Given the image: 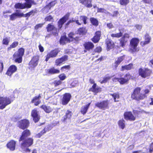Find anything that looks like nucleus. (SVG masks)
Wrapping results in <instances>:
<instances>
[{
  "mask_svg": "<svg viewBox=\"0 0 153 153\" xmlns=\"http://www.w3.org/2000/svg\"><path fill=\"white\" fill-rule=\"evenodd\" d=\"M29 120L24 119L18 121L17 126L20 129L24 130L19 139L20 146L23 151L30 152V149L29 147L33 143L34 139L32 137H28L31 134L30 131L27 128L30 126Z\"/></svg>",
  "mask_w": 153,
  "mask_h": 153,
  "instance_id": "obj_1",
  "label": "nucleus"
},
{
  "mask_svg": "<svg viewBox=\"0 0 153 153\" xmlns=\"http://www.w3.org/2000/svg\"><path fill=\"white\" fill-rule=\"evenodd\" d=\"M147 88L143 90L141 92V88L139 87L135 88L131 94V98L133 100L137 101L144 100L147 98V94H149L151 89L152 85H147Z\"/></svg>",
  "mask_w": 153,
  "mask_h": 153,
  "instance_id": "obj_2",
  "label": "nucleus"
},
{
  "mask_svg": "<svg viewBox=\"0 0 153 153\" xmlns=\"http://www.w3.org/2000/svg\"><path fill=\"white\" fill-rule=\"evenodd\" d=\"M139 42V40L138 38H132L130 41L129 51L132 53L138 52L139 51V48L137 47Z\"/></svg>",
  "mask_w": 153,
  "mask_h": 153,
  "instance_id": "obj_3",
  "label": "nucleus"
},
{
  "mask_svg": "<svg viewBox=\"0 0 153 153\" xmlns=\"http://www.w3.org/2000/svg\"><path fill=\"white\" fill-rule=\"evenodd\" d=\"M25 51V49L23 48H20L13 54V58L16 63H20L22 62V57L24 55Z\"/></svg>",
  "mask_w": 153,
  "mask_h": 153,
  "instance_id": "obj_4",
  "label": "nucleus"
},
{
  "mask_svg": "<svg viewBox=\"0 0 153 153\" xmlns=\"http://www.w3.org/2000/svg\"><path fill=\"white\" fill-rule=\"evenodd\" d=\"M152 73V70L148 68H140L138 69L139 75L143 78H149Z\"/></svg>",
  "mask_w": 153,
  "mask_h": 153,
  "instance_id": "obj_5",
  "label": "nucleus"
},
{
  "mask_svg": "<svg viewBox=\"0 0 153 153\" xmlns=\"http://www.w3.org/2000/svg\"><path fill=\"white\" fill-rule=\"evenodd\" d=\"M60 51L59 48H56L51 50L48 52L45 56V61L47 62L51 58H55L56 57L58 53L60 52Z\"/></svg>",
  "mask_w": 153,
  "mask_h": 153,
  "instance_id": "obj_6",
  "label": "nucleus"
},
{
  "mask_svg": "<svg viewBox=\"0 0 153 153\" xmlns=\"http://www.w3.org/2000/svg\"><path fill=\"white\" fill-rule=\"evenodd\" d=\"M131 77V75L128 73L126 74L123 77H115L114 78V79L118 81L120 85H124L128 83Z\"/></svg>",
  "mask_w": 153,
  "mask_h": 153,
  "instance_id": "obj_7",
  "label": "nucleus"
},
{
  "mask_svg": "<svg viewBox=\"0 0 153 153\" xmlns=\"http://www.w3.org/2000/svg\"><path fill=\"white\" fill-rule=\"evenodd\" d=\"M13 100L9 97H0V109H3L6 106L10 104Z\"/></svg>",
  "mask_w": 153,
  "mask_h": 153,
  "instance_id": "obj_8",
  "label": "nucleus"
},
{
  "mask_svg": "<svg viewBox=\"0 0 153 153\" xmlns=\"http://www.w3.org/2000/svg\"><path fill=\"white\" fill-rule=\"evenodd\" d=\"M95 105L100 109L105 110L109 108V101L106 100L98 102L95 103Z\"/></svg>",
  "mask_w": 153,
  "mask_h": 153,
  "instance_id": "obj_9",
  "label": "nucleus"
},
{
  "mask_svg": "<svg viewBox=\"0 0 153 153\" xmlns=\"http://www.w3.org/2000/svg\"><path fill=\"white\" fill-rule=\"evenodd\" d=\"M39 60V56L38 55L33 56L28 63L29 69L32 70L37 66Z\"/></svg>",
  "mask_w": 153,
  "mask_h": 153,
  "instance_id": "obj_10",
  "label": "nucleus"
},
{
  "mask_svg": "<svg viewBox=\"0 0 153 153\" xmlns=\"http://www.w3.org/2000/svg\"><path fill=\"white\" fill-rule=\"evenodd\" d=\"M71 95L70 93L64 94L61 99V103L63 105H67L70 102L71 98Z\"/></svg>",
  "mask_w": 153,
  "mask_h": 153,
  "instance_id": "obj_11",
  "label": "nucleus"
},
{
  "mask_svg": "<svg viewBox=\"0 0 153 153\" xmlns=\"http://www.w3.org/2000/svg\"><path fill=\"white\" fill-rule=\"evenodd\" d=\"M76 33L73 32H70L68 34V39L69 42H78L81 40L80 38L78 36H76Z\"/></svg>",
  "mask_w": 153,
  "mask_h": 153,
  "instance_id": "obj_12",
  "label": "nucleus"
},
{
  "mask_svg": "<svg viewBox=\"0 0 153 153\" xmlns=\"http://www.w3.org/2000/svg\"><path fill=\"white\" fill-rule=\"evenodd\" d=\"M130 38L129 34L125 33L123 36L119 39L120 46L124 48L128 42Z\"/></svg>",
  "mask_w": 153,
  "mask_h": 153,
  "instance_id": "obj_13",
  "label": "nucleus"
},
{
  "mask_svg": "<svg viewBox=\"0 0 153 153\" xmlns=\"http://www.w3.org/2000/svg\"><path fill=\"white\" fill-rule=\"evenodd\" d=\"M31 116L32 117L33 121L35 123H37L40 118V117L36 108H35L32 110Z\"/></svg>",
  "mask_w": 153,
  "mask_h": 153,
  "instance_id": "obj_14",
  "label": "nucleus"
},
{
  "mask_svg": "<svg viewBox=\"0 0 153 153\" xmlns=\"http://www.w3.org/2000/svg\"><path fill=\"white\" fill-rule=\"evenodd\" d=\"M124 117L126 120L131 121H134L136 119V117L134 115L131 111H126L123 114Z\"/></svg>",
  "mask_w": 153,
  "mask_h": 153,
  "instance_id": "obj_15",
  "label": "nucleus"
},
{
  "mask_svg": "<svg viewBox=\"0 0 153 153\" xmlns=\"http://www.w3.org/2000/svg\"><path fill=\"white\" fill-rule=\"evenodd\" d=\"M83 46L84 48V52H85L93 50L94 47V44L90 41L85 42L83 44Z\"/></svg>",
  "mask_w": 153,
  "mask_h": 153,
  "instance_id": "obj_16",
  "label": "nucleus"
},
{
  "mask_svg": "<svg viewBox=\"0 0 153 153\" xmlns=\"http://www.w3.org/2000/svg\"><path fill=\"white\" fill-rule=\"evenodd\" d=\"M46 28L48 32H50L51 31L55 30L56 32H52L53 35L56 36L58 35V33L59 32V30L56 28L54 25L51 24H49L47 25Z\"/></svg>",
  "mask_w": 153,
  "mask_h": 153,
  "instance_id": "obj_17",
  "label": "nucleus"
},
{
  "mask_svg": "<svg viewBox=\"0 0 153 153\" xmlns=\"http://www.w3.org/2000/svg\"><path fill=\"white\" fill-rule=\"evenodd\" d=\"M101 32L100 31H97L94 33V36L91 39V40L94 43L98 42L101 36Z\"/></svg>",
  "mask_w": 153,
  "mask_h": 153,
  "instance_id": "obj_18",
  "label": "nucleus"
},
{
  "mask_svg": "<svg viewBox=\"0 0 153 153\" xmlns=\"http://www.w3.org/2000/svg\"><path fill=\"white\" fill-rule=\"evenodd\" d=\"M101 32L100 31H97L94 33V36L91 39V40L94 43L98 42L101 36Z\"/></svg>",
  "mask_w": 153,
  "mask_h": 153,
  "instance_id": "obj_19",
  "label": "nucleus"
},
{
  "mask_svg": "<svg viewBox=\"0 0 153 153\" xmlns=\"http://www.w3.org/2000/svg\"><path fill=\"white\" fill-rule=\"evenodd\" d=\"M102 88L97 85L96 83H94V84L88 90L89 91H91L95 95H97L99 93L102 91Z\"/></svg>",
  "mask_w": 153,
  "mask_h": 153,
  "instance_id": "obj_20",
  "label": "nucleus"
},
{
  "mask_svg": "<svg viewBox=\"0 0 153 153\" xmlns=\"http://www.w3.org/2000/svg\"><path fill=\"white\" fill-rule=\"evenodd\" d=\"M126 57V56L125 55H123L117 58V59L114 62V65L113 66V67L114 69H116L117 68L118 65L125 59Z\"/></svg>",
  "mask_w": 153,
  "mask_h": 153,
  "instance_id": "obj_21",
  "label": "nucleus"
},
{
  "mask_svg": "<svg viewBox=\"0 0 153 153\" xmlns=\"http://www.w3.org/2000/svg\"><path fill=\"white\" fill-rule=\"evenodd\" d=\"M41 97V94H39L38 96H35L32 98L31 103H33L35 106L38 105L41 103V100H40Z\"/></svg>",
  "mask_w": 153,
  "mask_h": 153,
  "instance_id": "obj_22",
  "label": "nucleus"
},
{
  "mask_svg": "<svg viewBox=\"0 0 153 153\" xmlns=\"http://www.w3.org/2000/svg\"><path fill=\"white\" fill-rule=\"evenodd\" d=\"M80 3L87 8H91L92 7V0H78Z\"/></svg>",
  "mask_w": 153,
  "mask_h": 153,
  "instance_id": "obj_23",
  "label": "nucleus"
},
{
  "mask_svg": "<svg viewBox=\"0 0 153 153\" xmlns=\"http://www.w3.org/2000/svg\"><path fill=\"white\" fill-rule=\"evenodd\" d=\"M16 142L13 140H11L6 145L7 148L11 151H14L16 149Z\"/></svg>",
  "mask_w": 153,
  "mask_h": 153,
  "instance_id": "obj_24",
  "label": "nucleus"
},
{
  "mask_svg": "<svg viewBox=\"0 0 153 153\" xmlns=\"http://www.w3.org/2000/svg\"><path fill=\"white\" fill-rule=\"evenodd\" d=\"M105 44L107 51H109L113 49L115 46L114 42L110 39H108L106 40Z\"/></svg>",
  "mask_w": 153,
  "mask_h": 153,
  "instance_id": "obj_25",
  "label": "nucleus"
},
{
  "mask_svg": "<svg viewBox=\"0 0 153 153\" xmlns=\"http://www.w3.org/2000/svg\"><path fill=\"white\" fill-rule=\"evenodd\" d=\"M17 70V67L15 65H11L8 68L6 74L8 76H11Z\"/></svg>",
  "mask_w": 153,
  "mask_h": 153,
  "instance_id": "obj_26",
  "label": "nucleus"
},
{
  "mask_svg": "<svg viewBox=\"0 0 153 153\" xmlns=\"http://www.w3.org/2000/svg\"><path fill=\"white\" fill-rule=\"evenodd\" d=\"M144 39L145 40L140 42V45L142 47L144 46L145 45L150 43L151 39V37L148 33H146L144 36Z\"/></svg>",
  "mask_w": 153,
  "mask_h": 153,
  "instance_id": "obj_27",
  "label": "nucleus"
},
{
  "mask_svg": "<svg viewBox=\"0 0 153 153\" xmlns=\"http://www.w3.org/2000/svg\"><path fill=\"white\" fill-rule=\"evenodd\" d=\"M72 114L73 113L71 111L69 110H67L65 115L63 117L62 121L64 122H66L67 120H70L72 117Z\"/></svg>",
  "mask_w": 153,
  "mask_h": 153,
  "instance_id": "obj_28",
  "label": "nucleus"
},
{
  "mask_svg": "<svg viewBox=\"0 0 153 153\" xmlns=\"http://www.w3.org/2000/svg\"><path fill=\"white\" fill-rule=\"evenodd\" d=\"M40 108L47 113H49L53 111V108L49 106H47L45 105H42L40 106Z\"/></svg>",
  "mask_w": 153,
  "mask_h": 153,
  "instance_id": "obj_29",
  "label": "nucleus"
},
{
  "mask_svg": "<svg viewBox=\"0 0 153 153\" xmlns=\"http://www.w3.org/2000/svg\"><path fill=\"white\" fill-rule=\"evenodd\" d=\"M47 73L50 74H58L60 73V71L59 69L55 68L54 67H53L48 69Z\"/></svg>",
  "mask_w": 153,
  "mask_h": 153,
  "instance_id": "obj_30",
  "label": "nucleus"
},
{
  "mask_svg": "<svg viewBox=\"0 0 153 153\" xmlns=\"http://www.w3.org/2000/svg\"><path fill=\"white\" fill-rule=\"evenodd\" d=\"M59 42L61 45H65L67 43H70L68 38L65 35L61 36Z\"/></svg>",
  "mask_w": 153,
  "mask_h": 153,
  "instance_id": "obj_31",
  "label": "nucleus"
},
{
  "mask_svg": "<svg viewBox=\"0 0 153 153\" xmlns=\"http://www.w3.org/2000/svg\"><path fill=\"white\" fill-rule=\"evenodd\" d=\"M133 68V64L131 63L127 65H123L121 66L120 71H123L125 70H130Z\"/></svg>",
  "mask_w": 153,
  "mask_h": 153,
  "instance_id": "obj_32",
  "label": "nucleus"
},
{
  "mask_svg": "<svg viewBox=\"0 0 153 153\" xmlns=\"http://www.w3.org/2000/svg\"><path fill=\"white\" fill-rule=\"evenodd\" d=\"M24 14L23 13H21L17 10L16 12L12 14L10 16V19H14L17 17H23Z\"/></svg>",
  "mask_w": 153,
  "mask_h": 153,
  "instance_id": "obj_33",
  "label": "nucleus"
},
{
  "mask_svg": "<svg viewBox=\"0 0 153 153\" xmlns=\"http://www.w3.org/2000/svg\"><path fill=\"white\" fill-rule=\"evenodd\" d=\"M87 30L85 27H82L78 29L77 31V34H79V36H82L86 34Z\"/></svg>",
  "mask_w": 153,
  "mask_h": 153,
  "instance_id": "obj_34",
  "label": "nucleus"
},
{
  "mask_svg": "<svg viewBox=\"0 0 153 153\" xmlns=\"http://www.w3.org/2000/svg\"><path fill=\"white\" fill-rule=\"evenodd\" d=\"M91 103V102H89L85 105L82 106L81 108L80 111L82 114L84 115L86 114Z\"/></svg>",
  "mask_w": 153,
  "mask_h": 153,
  "instance_id": "obj_35",
  "label": "nucleus"
},
{
  "mask_svg": "<svg viewBox=\"0 0 153 153\" xmlns=\"http://www.w3.org/2000/svg\"><path fill=\"white\" fill-rule=\"evenodd\" d=\"M57 3L56 0H54L51 1L48 4L46 5L44 8L47 10H51V8L53 7Z\"/></svg>",
  "mask_w": 153,
  "mask_h": 153,
  "instance_id": "obj_36",
  "label": "nucleus"
},
{
  "mask_svg": "<svg viewBox=\"0 0 153 153\" xmlns=\"http://www.w3.org/2000/svg\"><path fill=\"white\" fill-rule=\"evenodd\" d=\"M49 127H45L39 133L36 134V137L39 138H40L43 134L49 131Z\"/></svg>",
  "mask_w": 153,
  "mask_h": 153,
  "instance_id": "obj_37",
  "label": "nucleus"
},
{
  "mask_svg": "<svg viewBox=\"0 0 153 153\" xmlns=\"http://www.w3.org/2000/svg\"><path fill=\"white\" fill-rule=\"evenodd\" d=\"M125 121L123 119L120 120L118 122V124L119 127L123 129L125 127Z\"/></svg>",
  "mask_w": 153,
  "mask_h": 153,
  "instance_id": "obj_38",
  "label": "nucleus"
},
{
  "mask_svg": "<svg viewBox=\"0 0 153 153\" xmlns=\"http://www.w3.org/2000/svg\"><path fill=\"white\" fill-rule=\"evenodd\" d=\"M36 13V10H32L28 13L24 14L23 17H28L30 16H33Z\"/></svg>",
  "mask_w": 153,
  "mask_h": 153,
  "instance_id": "obj_39",
  "label": "nucleus"
},
{
  "mask_svg": "<svg viewBox=\"0 0 153 153\" xmlns=\"http://www.w3.org/2000/svg\"><path fill=\"white\" fill-rule=\"evenodd\" d=\"M18 42H14L11 44L10 46L7 48V50L8 51H10L12 48L16 47L18 45Z\"/></svg>",
  "mask_w": 153,
  "mask_h": 153,
  "instance_id": "obj_40",
  "label": "nucleus"
},
{
  "mask_svg": "<svg viewBox=\"0 0 153 153\" xmlns=\"http://www.w3.org/2000/svg\"><path fill=\"white\" fill-rule=\"evenodd\" d=\"M71 68L70 65H65L62 66L60 68V70L62 72L67 71L69 70Z\"/></svg>",
  "mask_w": 153,
  "mask_h": 153,
  "instance_id": "obj_41",
  "label": "nucleus"
},
{
  "mask_svg": "<svg viewBox=\"0 0 153 153\" xmlns=\"http://www.w3.org/2000/svg\"><path fill=\"white\" fill-rule=\"evenodd\" d=\"M15 7L16 9H25V3L23 4L20 3H17L15 4Z\"/></svg>",
  "mask_w": 153,
  "mask_h": 153,
  "instance_id": "obj_42",
  "label": "nucleus"
},
{
  "mask_svg": "<svg viewBox=\"0 0 153 153\" xmlns=\"http://www.w3.org/2000/svg\"><path fill=\"white\" fill-rule=\"evenodd\" d=\"M132 112L134 113V115L135 116H138L139 115L145 112V111L143 110H140L138 111L137 110L133 109L132 110Z\"/></svg>",
  "mask_w": 153,
  "mask_h": 153,
  "instance_id": "obj_43",
  "label": "nucleus"
},
{
  "mask_svg": "<svg viewBox=\"0 0 153 153\" xmlns=\"http://www.w3.org/2000/svg\"><path fill=\"white\" fill-rule=\"evenodd\" d=\"M111 76H110L104 77L103 78L102 80H100V82L101 84L106 83L109 81L111 79Z\"/></svg>",
  "mask_w": 153,
  "mask_h": 153,
  "instance_id": "obj_44",
  "label": "nucleus"
},
{
  "mask_svg": "<svg viewBox=\"0 0 153 153\" xmlns=\"http://www.w3.org/2000/svg\"><path fill=\"white\" fill-rule=\"evenodd\" d=\"M122 36L123 33L121 32L116 33H112L111 34V36L112 38H119L122 37Z\"/></svg>",
  "mask_w": 153,
  "mask_h": 153,
  "instance_id": "obj_45",
  "label": "nucleus"
},
{
  "mask_svg": "<svg viewBox=\"0 0 153 153\" xmlns=\"http://www.w3.org/2000/svg\"><path fill=\"white\" fill-rule=\"evenodd\" d=\"M102 48L100 46L96 47L93 51L92 55H94L95 53H100L102 51Z\"/></svg>",
  "mask_w": 153,
  "mask_h": 153,
  "instance_id": "obj_46",
  "label": "nucleus"
},
{
  "mask_svg": "<svg viewBox=\"0 0 153 153\" xmlns=\"http://www.w3.org/2000/svg\"><path fill=\"white\" fill-rule=\"evenodd\" d=\"M110 95L113 97L114 102L119 101L118 100H116V98L119 99L120 98V95L118 94L115 93L113 94H110Z\"/></svg>",
  "mask_w": 153,
  "mask_h": 153,
  "instance_id": "obj_47",
  "label": "nucleus"
},
{
  "mask_svg": "<svg viewBox=\"0 0 153 153\" xmlns=\"http://www.w3.org/2000/svg\"><path fill=\"white\" fill-rule=\"evenodd\" d=\"M10 42L9 38L7 37L4 38L2 40V44L7 46L9 45Z\"/></svg>",
  "mask_w": 153,
  "mask_h": 153,
  "instance_id": "obj_48",
  "label": "nucleus"
},
{
  "mask_svg": "<svg viewBox=\"0 0 153 153\" xmlns=\"http://www.w3.org/2000/svg\"><path fill=\"white\" fill-rule=\"evenodd\" d=\"M62 83V82L60 80H55L52 82V84L55 87H57L61 85Z\"/></svg>",
  "mask_w": 153,
  "mask_h": 153,
  "instance_id": "obj_49",
  "label": "nucleus"
},
{
  "mask_svg": "<svg viewBox=\"0 0 153 153\" xmlns=\"http://www.w3.org/2000/svg\"><path fill=\"white\" fill-rule=\"evenodd\" d=\"M55 65L56 66H60L64 62L59 58L56 59L55 61Z\"/></svg>",
  "mask_w": 153,
  "mask_h": 153,
  "instance_id": "obj_50",
  "label": "nucleus"
},
{
  "mask_svg": "<svg viewBox=\"0 0 153 153\" xmlns=\"http://www.w3.org/2000/svg\"><path fill=\"white\" fill-rule=\"evenodd\" d=\"M66 20H59L58 23L59 30L61 28L63 25L66 22Z\"/></svg>",
  "mask_w": 153,
  "mask_h": 153,
  "instance_id": "obj_51",
  "label": "nucleus"
},
{
  "mask_svg": "<svg viewBox=\"0 0 153 153\" xmlns=\"http://www.w3.org/2000/svg\"><path fill=\"white\" fill-rule=\"evenodd\" d=\"M58 77L59 80H60L61 81L64 80L66 78V76L64 73L60 74L58 75Z\"/></svg>",
  "mask_w": 153,
  "mask_h": 153,
  "instance_id": "obj_52",
  "label": "nucleus"
},
{
  "mask_svg": "<svg viewBox=\"0 0 153 153\" xmlns=\"http://www.w3.org/2000/svg\"><path fill=\"white\" fill-rule=\"evenodd\" d=\"M120 4L124 6L126 5L129 2V0H120Z\"/></svg>",
  "mask_w": 153,
  "mask_h": 153,
  "instance_id": "obj_53",
  "label": "nucleus"
},
{
  "mask_svg": "<svg viewBox=\"0 0 153 153\" xmlns=\"http://www.w3.org/2000/svg\"><path fill=\"white\" fill-rule=\"evenodd\" d=\"M59 58L64 62H65L68 60V56L67 55H64Z\"/></svg>",
  "mask_w": 153,
  "mask_h": 153,
  "instance_id": "obj_54",
  "label": "nucleus"
},
{
  "mask_svg": "<svg viewBox=\"0 0 153 153\" xmlns=\"http://www.w3.org/2000/svg\"><path fill=\"white\" fill-rule=\"evenodd\" d=\"M153 152V142L151 143L149 146L148 152L152 153Z\"/></svg>",
  "mask_w": 153,
  "mask_h": 153,
  "instance_id": "obj_55",
  "label": "nucleus"
},
{
  "mask_svg": "<svg viewBox=\"0 0 153 153\" xmlns=\"http://www.w3.org/2000/svg\"><path fill=\"white\" fill-rule=\"evenodd\" d=\"M78 84V82L76 80L73 81L70 84L71 88H73L76 87Z\"/></svg>",
  "mask_w": 153,
  "mask_h": 153,
  "instance_id": "obj_56",
  "label": "nucleus"
},
{
  "mask_svg": "<svg viewBox=\"0 0 153 153\" xmlns=\"http://www.w3.org/2000/svg\"><path fill=\"white\" fill-rule=\"evenodd\" d=\"M32 4H35V3L34 2L33 3H25V8H31Z\"/></svg>",
  "mask_w": 153,
  "mask_h": 153,
  "instance_id": "obj_57",
  "label": "nucleus"
},
{
  "mask_svg": "<svg viewBox=\"0 0 153 153\" xmlns=\"http://www.w3.org/2000/svg\"><path fill=\"white\" fill-rule=\"evenodd\" d=\"M70 15V13H67L64 16L60 19H68Z\"/></svg>",
  "mask_w": 153,
  "mask_h": 153,
  "instance_id": "obj_58",
  "label": "nucleus"
},
{
  "mask_svg": "<svg viewBox=\"0 0 153 153\" xmlns=\"http://www.w3.org/2000/svg\"><path fill=\"white\" fill-rule=\"evenodd\" d=\"M92 24L94 25L97 26L98 25V23L97 20H90Z\"/></svg>",
  "mask_w": 153,
  "mask_h": 153,
  "instance_id": "obj_59",
  "label": "nucleus"
},
{
  "mask_svg": "<svg viewBox=\"0 0 153 153\" xmlns=\"http://www.w3.org/2000/svg\"><path fill=\"white\" fill-rule=\"evenodd\" d=\"M43 25V24H39L36 25L34 27L35 29L37 30L39 28L41 27Z\"/></svg>",
  "mask_w": 153,
  "mask_h": 153,
  "instance_id": "obj_60",
  "label": "nucleus"
},
{
  "mask_svg": "<svg viewBox=\"0 0 153 153\" xmlns=\"http://www.w3.org/2000/svg\"><path fill=\"white\" fill-rule=\"evenodd\" d=\"M4 68V64L2 62L0 61V73L2 72Z\"/></svg>",
  "mask_w": 153,
  "mask_h": 153,
  "instance_id": "obj_61",
  "label": "nucleus"
},
{
  "mask_svg": "<svg viewBox=\"0 0 153 153\" xmlns=\"http://www.w3.org/2000/svg\"><path fill=\"white\" fill-rule=\"evenodd\" d=\"M119 13L118 11H115L113 12V13L112 16L113 17H116L118 15H119Z\"/></svg>",
  "mask_w": 153,
  "mask_h": 153,
  "instance_id": "obj_62",
  "label": "nucleus"
},
{
  "mask_svg": "<svg viewBox=\"0 0 153 153\" xmlns=\"http://www.w3.org/2000/svg\"><path fill=\"white\" fill-rule=\"evenodd\" d=\"M142 1L145 4H150L152 3V0H142Z\"/></svg>",
  "mask_w": 153,
  "mask_h": 153,
  "instance_id": "obj_63",
  "label": "nucleus"
},
{
  "mask_svg": "<svg viewBox=\"0 0 153 153\" xmlns=\"http://www.w3.org/2000/svg\"><path fill=\"white\" fill-rule=\"evenodd\" d=\"M107 26L109 29H111L114 27L113 25L111 23L107 24Z\"/></svg>",
  "mask_w": 153,
  "mask_h": 153,
  "instance_id": "obj_64",
  "label": "nucleus"
}]
</instances>
